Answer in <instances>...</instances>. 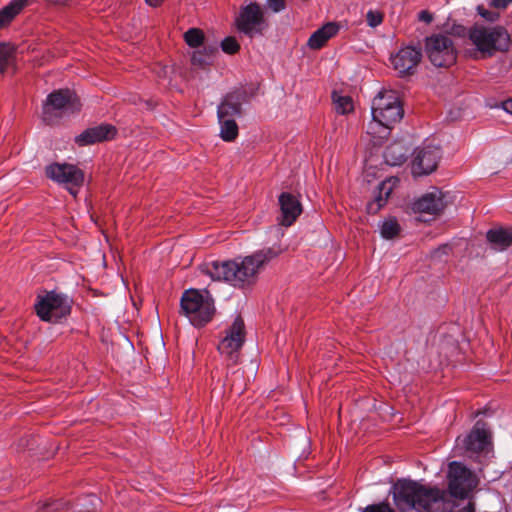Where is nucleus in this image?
Here are the masks:
<instances>
[{"instance_id":"nucleus-7","label":"nucleus","mask_w":512,"mask_h":512,"mask_svg":"<svg viewBox=\"0 0 512 512\" xmlns=\"http://www.w3.org/2000/svg\"><path fill=\"white\" fill-rule=\"evenodd\" d=\"M457 447L469 456L487 454L492 450V435L484 421H477L470 432L463 438H457Z\"/></svg>"},{"instance_id":"nucleus-45","label":"nucleus","mask_w":512,"mask_h":512,"mask_svg":"<svg viewBox=\"0 0 512 512\" xmlns=\"http://www.w3.org/2000/svg\"><path fill=\"white\" fill-rule=\"evenodd\" d=\"M386 512H394V511L386 504Z\"/></svg>"},{"instance_id":"nucleus-46","label":"nucleus","mask_w":512,"mask_h":512,"mask_svg":"<svg viewBox=\"0 0 512 512\" xmlns=\"http://www.w3.org/2000/svg\"><path fill=\"white\" fill-rule=\"evenodd\" d=\"M389 194H390V192H386V194H385L386 200L388 199Z\"/></svg>"},{"instance_id":"nucleus-4","label":"nucleus","mask_w":512,"mask_h":512,"mask_svg":"<svg viewBox=\"0 0 512 512\" xmlns=\"http://www.w3.org/2000/svg\"><path fill=\"white\" fill-rule=\"evenodd\" d=\"M181 312L195 327H202L209 323L215 314L214 299L206 289H189L185 291L180 300Z\"/></svg>"},{"instance_id":"nucleus-25","label":"nucleus","mask_w":512,"mask_h":512,"mask_svg":"<svg viewBox=\"0 0 512 512\" xmlns=\"http://www.w3.org/2000/svg\"><path fill=\"white\" fill-rule=\"evenodd\" d=\"M332 101L338 114L345 115L354 111V102L352 97L343 95L338 91L332 92Z\"/></svg>"},{"instance_id":"nucleus-32","label":"nucleus","mask_w":512,"mask_h":512,"mask_svg":"<svg viewBox=\"0 0 512 512\" xmlns=\"http://www.w3.org/2000/svg\"><path fill=\"white\" fill-rule=\"evenodd\" d=\"M221 48L228 54H234L239 50L240 45L234 37H226L221 42Z\"/></svg>"},{"instance_id":"nucleus-6","label":"nucleus","mask_w":512,"mask_h":512,"mask_svg":"<svg viewBox=\"0 0 512 512\" xmlns=\"http://www.w3.org/2000/svg\"><path fill=\"white\" fill-rule=\"evenodd\" d=\"M235 25L239 32L252 38L262 35L268 27V22L261 5L257 2H250L240 6L235 18Z\"/></svg>"},{"instance_id":"nucleus-39","label":"nucleus","mask_w":512,"mask_h":512,"mask_svg":"<svg viewBox=\"0 0 512 512\" xmlns=\"http://www.w3.org/2000/svg\"><path fill=\"white\" fill-rule=\"evenodd\" d=\"M512 0H492V5L496 8H506Z\"/></svg>"},{"instance_id":"nucleus-23","label":"nucleus","mask_w":512,"mask_h":512,"mask_svg":"<svg viewBox=\"0 0 512 512\" xmlns=\"http://www.w3.org/2000/svg\"><path fill=\"white\" fill-rule=\"evenodd\" d=\"M28 5V0H12L0 9V29L7 27Z\"/></svg>"},{"instance_id":"nucleus-11","label":"nucleus","mask_w":512,"mask_h":512,"mask_svg":"<svg viewBox=\"0 0 512 512\" xmlns=\"http://www.w3.org/2000/svg\"><path fill=\"white\" fill-rule=\"evenodd\" d=\"M448 479L449 492L456 498H465L478 484L476 476L459 462L449 464Z\"/></svg>"},{"instance_id":"nucleus-8","label":"nucleus","mask_w":512,"mask_h":512,"mask_svg":"<svg viewBox=\"0 0 512 512\" xmlns=\"http://www.w3.org/2000/svg\"><path fill=\"white\" fill-rule=\"evenodd\" d=\"M425 51L430 62L436 67H449L456 62V50L452 39L437 34L426 39Z\"/></svg>"},{"instance_id":"nucleus-36","label":"nucleus","mask_w":512,"mask_h":512,"mask_svg":"<svg viewBox=\"0 0 512 512\" xmlns=\"http://www.w3.org/2000/svg\"><path fill=\"white\" fill-rule=\"evenodd\" d=\"M478 12L483 18H485L486 20H488L490 22H494L499 18V13L494 12V11L485 10L482 7H478Z\"/></svg>"},{"instance_id":"nucleus-2","label":"nucleus","mask_w":512,"mask_h":512,"mask_svg":"<svg viewBox=\"0 0 512 512\" xmlns=\"http://www.w3.org/2000/svg\"><path fill=\"white\" fill-rule=\"evenodd\" d=\"M396 505L405 510L416 512H442L445 491L436 487H427L415 481L402 480L393 486Z\"/></svg>"},{"instance_id":"nucleus-41","label":"nucleus","mask_w":512,"mask_h":512,"mask_svg":"<svg viewBox=\"0 0 512 512\" xmlns=\"http://www.w3.org/2000/svg\"><path fill=\"white\" fill-rule=\"evenodd\" d=\"M502 107L506 112L512 114V98L504 101Z\"/></svg>"},{"instance_id":"nucleus-14","label":"nucleus","mask_w":512,"mask_h":512,"mask_svg":"<svg viewBox=\"0 0 512 512\" xmlns=\"http://www.w3.org/2000/svg\"><path fill=\"white\" fill-rule=\"evenodd\" d=\"M440 158L441 152L437 147L427 146L419 149L412 162V174L418 177L434 172L438 167Z\"/></svg>"},{"instance_id":"nucleus-18","label":"nucleus","mask_w":512,"mask_h":512,"mask_svg":"<svg viewBox=\"0 0 512 512\" xmlns=\"http://www.w3.org/2000/svg\"><path fill=\"white\" fill-rule=\"evenodd\" d=\"M443 193L439 190L424 194L414 201L412 209L418 213L440 214L445 208Z\"/></svg>"},{"instance_id":"nucleus-1","label":"nucleus","mask_w":512,"mask_h":512,"mask_svg":"<svg viewBox=\"0 0 512 512\" xmlns=\"http://www.w3.org/2000/svg\"><path fill=\"white\" fill-rule=\"evenodd\" d=\"M282 251L279 245H273L234 260L205 262L200 270L213 281H223L233 287L244 288L254 284L260 270Z\"/></svg>"},{"instance_id":"nucleus-21","label":"nucleus","mask_w":512,"mask_h":512,"mask_svg":"<svg viewBox=\"0 0 512 512\" xmlns=\"http://www.w3.org/2000/svg\"><path fill=\"white\" fill-rule=\"evenodd\" d=\"M339 31V26L334 22H328L317 29L308 39L307 46L312 50L321 49L329 39Z\"/></svg>"},{"instance_id":"nucleus-44","label":"nucleus","mask_w":512,"mask_h":512,"mask_svg":"<svg viewBox=\"0 0 512 512\" xmlns=\"http://www.w3.org/2000/svg\"><path fill=\"white\" fill-rule=\"evenodd\" d=\"M397 181H398V178H396V177H391V178H389L388 180H386V182H392V183H393V185H395V183H396Z\"/></svg>"},{"instance_id":"nucleus-5","label":"nucleus","mask_w":512,"mask_h":512,"mask_svg":"<svg viewBox=\"0 0 512 512\" xmlns=\"http://www.w3.org/2000/svg\"><path fill=\"white\" fill-rule=\"evenodd\" d=\"M77 95L69 89H59L50 93L43 104V120L48 124L80 110Z\"/></svg>"},{"instance_id":"nucleus-43","label":"nucleus","mask_w":512,"mask_h":512,"mask_svg":"<svg viewBox=\"0 0 512 512\" xmlns=\"http://www.w3.org/2000/svg\"><path fill=\"white\" fill-rule=\"evenodd\" d=\"M377 227H378L380 235L382 237H384V220H379L377 223Z\"/></svg>"},{"instance_id":"nucleus-15","label":"nucleus","mask_w":512,"mask_h":512,"mask_svg":"<svg viewBox=\"0 0 512 512\" xmlns=\"http://www.w3.org/2000/svg\"><path fill=\"white\" fill-rule=\"evenodd\" d=\"M384 88H381L371 103V121L367 125V134L373 139L374 145L381 144L384 132Z\"/></svg>"},{"instance_id":"nucleus-38","label":"nucleus","mask_w":512,"mask_h":512,"mask_svg":"<svg viewBox=\"0 0 512 512\" xmlns=\"http://www.w3.org/2000/svg\"><path fill=\"white\" fill-rule=\"evenodd\" d=\"M418 19L426 24H430L433 21V14L427 10H422L418 14Z\"/></svg>"},{"instance_id":"nucleus-10","label":"nucleus","mask_w":512,"mask_h":512,"mask_svg":"<svg viewBox=\"0 0 512 512\" xmlns=\"http://www.w3.org/2000/svg\"><path fill=\"white\" fill-rule=\"evenodd\" d=\"M245 341V326L241 316H237L226 330L225 336L218 344L219 353L232 364L237 363L240 350Z\"/></svg>"},{"instance_id":"nucleus-13","label":"nucleus","mask_w":512,"mask_h":512,"mask_svg":"<svg viewBox=\"0 0 512 512\" xmlns=\"http://www.w3.org/2000/svg\"><path fill=\"white\" fill-rule=\"evenodd\" d=\"M422 59L420 48L406 46L390 57L391 64L399 76L412 75Z\"/></svg>"},{"instance_id":"nucleus-24","label":"nucleus","mask_w":512,"mask_h":512,"mask_svg":"<svg viewBox=\"0 0 512 512\" xmlns=\"http://www.w3.org/2000/svg\"><path fill=\"white\" fill-rule=\"evenodd\" d=\"M241 115V104L233 100V97L228 95L218 105L217 116L218 120L235 119Z\"/></svg>"},{"instance_id":"nucleus-29","label":"nucleus","mask_w":512,"mask_h":512,"mask_svg":"<svg viewBox=\"0 0 512 512\" xmlns=\"http://www.w3.org/2000/svg\"><path fill=\"white\" fill-rule=\"evenodd\" d=\"M364 178L368 184L377 180L375 188L381 192L384 188V179L382 178V169L367 165L364 170Z\"/></svg>"},{"instance_id":"nucleus-19","label":"nucleus","mask_w":512,"mask_h":512,"mask_svg":"<svg viewBox=\"0 0 512 512\" xmlns=\"http://www.w3.org/2000/svg\"><path fill=\"white\" fill-rule=\"evenodd\" d=\"M404 117L403 102L396 91H386V129H392Z\"/></svg>"},{"instance_id":"nucleus-33","label":"nucleus","mask_w":512,"mask_h":512,"mask_svg":"<svg viewBox=\"0 0 512 512\" xmlns=\"http://www.w3.org/2000/svg\"><path fill=\"white\" fill-rule=\"evenodd\" d=\"M366 21L370 27H377L383 21V14L378 10H369L366 13Z\"/></svg>"},{"instance_id":"nucleus-20","label":"nucleus","mask_w":512,"mask_h":512,"mask_svg":"<svg viewBox=\"0 0 512 512\" xmlns=\"http://www.w3.org/2000/svg\"><path fill=\"white\" fill-rule=\"evenodd\" d=\"M410 150V146L403 139L392 141L386 145V165H403L408 159Z\"/></svg>"},{"instance_id":"nucleus-42","label":"nucleus","mask_w":512,"mask_h":512,"mask_svg":"<svg viewBox=\"0 0 512 512\" xmlns=\"http://www.w3.org/2000/svg\"><path fill=\"white\" fill-rule=\"evenodd\" d=\"M149 6L158 7L164 0H145Z\"/></svg>"},{"instance_id":"nucleus-34","label":"nucleus","mask_w":512,"mask_h":512,"mask_svg":"<svg viewBox=\"0 0 512 512\" xmlns=\"http://www.w3.org/2000/svg\"><path fill=\"white\" fill-rule=\"evenodd\" d=\"M383 206L381 192L375 196V198L367 204L366 210L369 215L377 214Z\"/></svg>"},{"instance_id":"nucleus-31","label":"nucleus","mask_w":512,"mask_h":512,"mask_svg":"<svg viewBox=\"0 0 512 512\" xmlns=\"http://www.w3.org/2000/svg\"><path fill=\"white\" fill-rule=\"evenodd\" d=\"M401 227L395 218L386 219V240L398 237Z\"/></svg>"},{"instance_id":"nucleus-9","label":"nucleus","mask_w":512,"mask_h":512,"mask_svg":"<svg viewBox=\"0 0 512 512\" xmlns=\"http://www.w3.org/2000/svg\"><path fill=\"white\" fill-rule=\"evenodd\" d=\"M70 304L67 296L48 292L45 296L40 297L35 304V310L39 318L47 322H57L61 318L70 313Z\"/></svg>"},{"instance_id":"nucleus-35","label":"nucleus","mask_w":512,"mask_h":512,"mask_svg":"<svg viewBox=\"0 0 512 512\" xmlns=\"http://www.w3.org/2000/svg\"><path fill=\"white\" fill-rule=\"evenodd\" d=\"M266 6L273 13H280L286 9L285 0H266Z\"/></svg>"},{"instance_id":"nucleus-30","label":"nucleus","mask_w":512,"mask_h":512,"mask_svg":"<svg viewBox=\"0 0 512 512\" xmlns=\"http://www.w3.org/2000/svg\"><path fill=\"white\" fill-rule=\"evenodd\" d=\"M184 39L187 45L196 48L199 47L204 39L203 32L198 28H190L184 33Z\"/></svg>"},{"instance_id":"nucleus-17","label":"nucleus","mask_w":512,"mask_h":512,"mask_svg":"<svg viewBox=\"0 0 512 512\" xmlns=\"http://www.w3.org/2000/svg\"><path fill=\"white\" fill-rule=\"evenodd\" d=\"M116 133L115 127L109 124H101L95 127H90L84 130L81 134L75 137V142L80 146H86L110 140Z\"/></svg>"},{"instance_id":"nucleus-37","label":"nucleus","mask_w":512,"mask_h":512,"mask_svg":"<svg viewBox=\"0 0 512 512\" xmlns=\"http://www.w3.org/2000/svg\"><path fill=\"white\" fill-rule=\"evenodd\" d=\"M362 512H384V502L368 505Z\"/></svg>"},{"instance_id":"nucleus-12","label":"nucleus","mask_w":512,"mask_h":512,"mask_svg":"<svg viewBox=\"0 0 512 512\" xmlns=\"http://www.w3.org/2000/svg\"><path fill=\"white\" fill-rule=\"evenodd\" d=\"M46 175L54 182L64 185L73 196H76L84 181L82 170L73 164L67 163H53L47 166Z\"/></svg>"},{"instance_id":"nucleus-16","label":"nucleus","mask_w":512,"mask_h":512,"mask_svg":"<svg viewBox=\"0 0 512 512\" xmlns=\"http://www.w3.org/2000/svg\"><path fill=\"white\" fill-rule=\"evenodd\" d=\"M278 201L281 211L280 224L291 226L302 213L298 198L291 193L283 192L280 194Z\"/></svg>"},{"instance_id":"nucleus-27","label":"nucleus","mask_w":512,"mask_h":512,"mask_svg":"<svg viewBox=\"0 0 512 512\" xmlns=\"http://www.w3.org/2000/svg\"><path fill=\"white\" fill-rule=\"evenodd\" d=\"M220 124V137L224 141H233L238 136V125L235 119L218 120Z\"/></svg>"},{"instance_id":"nucleus-3","label":"nucleus","mask_w":512,"mask_h":512,"mask_svg":"<svg viewBox=\"0 0 512 512\" xmlns=\"http://www.w3.org/2000/svg\"><path fill=\"white\" fill-rule=\"evenodd\" d=\"M468 37L475 47L473 55L475 59H486L497 53H505L511 46L510 34L506 28L499 25L476 24L470 28Z\"/></svg>"},{"instance_id":"nucleus-28","label":"nucleus","mask_w":512,"mask_h":512,"mask_svg":"<svg viewBox=\"0 0 512 512\" xmlns=\"http://www.w3.org/2000/svg\"><path fill=\"white\" fill-rule=\"evenodd\" d=\"M14 61V47L7 43H0V74L4 73Z\"/></svg>"},{"instance_id":"nucleus-22","label":"nucleus","mask_w":512,"mask_h":512,"mask_svg":"<svg viewBox=\"0 0 512 512\" xmlns=\"http://www.w3.org/2000/svg\"><path fill=\"white\" fill-rule=\"evenodd\" d=\"M486 238L495 250L503 251L512 245V229L502 227L490 229Z\"/></svg>"},{"instance_id":"nucleus-40","label":"nucleus","mask_w":512,"mask_h":512,"mask_svg":"<svg viewBox=\"0 0 512 512\" xmlns=\"http://www.w3.org/2000/svg\"><path fill=\"white\" fill-rule=\"evenodd\" d=\"M458 512H475V505L472 502H468L467 505L459 509Z\"/></svg>"},{"instance_id":"nucleus-26","label":"nucleus","mask_w":512,"mask_h":512,"mask_svg":"<svg viewBox=\"0 0 512 512\" xmlns=\"http://www.w3.org/2000/svg\"><path fill=\"white\" fill-rule=\"evenodd\" d=\"M214 48H204L203 50H196L191 57L192 65L199 68H204L213 62Z\"/></svg>"}]
</instances>
